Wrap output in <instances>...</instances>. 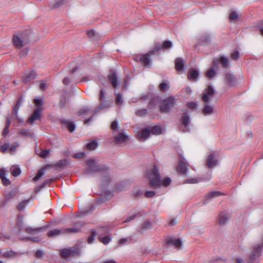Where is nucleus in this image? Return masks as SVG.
Wrapping results in <instances>:
<instances>
[{
	"instance_id": "1",
	"label": "nucleus",
	"mask_w": 263,
	"mask_h": 263,
	"mask_svg": "<svg viewBox=\"0 0 263 263\" xmlns=\"http://www.w3.org/2000/svg\"><path fill=\"white\" fill-rule=\"evenodd\" d=\"M86 164L88 165L85 174L90 175L95 173H100L105 174L108 171V167L104 164H98L94 159H90L87 161Z\"/></svg>"
},
{
	"instance_id": "2",
	"label": "nucleus",
	"mask_w": 263,
	"mask_h": 263,
	"mask_svg": "<svg viewBox=\"0 0 263 263\" xmlns=\"http://www.w3.org/2000/svg\"><path fill=\"white\" fill-rule=\"evenodd\" d=\"M146 176L149 181V185L152 188L159 184V179L161 178L159 167L157 164H154L153 168L148 170L146 172Z\"/></svg>"
},
{
	"instance_id": "3",
	"label": "nucleus",
	"mask_w": 263,
	"mask_h": 263,
	"mask_svg": "<svg viewBox=\"0 0 263 263\" xmlns=\"http://www.w3.org/2000/svg\"><path fill=\"white\" fill-rule=\"evenodd\" d=\"M262 249L263 236L262 237V242L260 244H255L253 246L251 252L249 254L248 258L247 259V263H255L260 256Z\"/></svg>"
},
{
	"instance_id": "4",
	"label": "nucleus",
	"mask_w": 263,
	"mask_h": 263,
	"mask_svg": "<svg viewBox=\"0 0 263 263\" xmlns=\"http://www.w3.org/2000/svg\"><path fill=\"white\" fill-rule=\"evenodd\" d=\"M80 248L78 245L69 248L63 249L60 252L61 257L65 259H68L71 257H73L77 255L80 256Z\"/></svg>"
},
{
	"instance_id": "5",
	"label": "nucleus",
	"mask_w": 263,
	"mask_h": 263,
	"mask_svg": "<svg viewBox=\"0 0 263 263\" xmlns=\"http://www.w3.org/2000/svg\"><path fill=\"white\" fill-rule=\"evenodd\" d=\"M175 105V98L174 97H169L162 101L159 106L160 110L162 113H168Z\"/></svg>"
},
{
	"instance_id": "6",
	"label": "nucleus",
	"mask_w": 263,
	"mask_h": 263,
	"mask_svg": "<svg viewBox=\"0 0 263 263\" xmlns=\"http://www.w3.org/2000/svg\"><path fill=\"white\" fill-rule=\"evenodd\" d=\"M30 40L29 38L23 34L20 35L14 34L12 39V42L14 46L18 49L22 48L27 44Z\"/></svg>"
},
{
	"instance_id": "7",
	"label": "nucleus",
	"mask_w": 263,
	"mask_h": 263,
	"mask_svg": "<svg viewBox=\"0 0 263 263\" xmlns=\"http://www.w3.org/2000/svg\"><path fill=\"white\" fill-rule=\"evenodd\" d=\"M180 122L179 129L183 132H188L190 123V114L188 110H185L183 112L180 119Z\"/></svg>"
},
{
	"instance_id": "8",
	"label": "nucleus",
	"mask_w": 263,
	"mask_h": 263,
	"mask_svg": "<svg viewBox=\"0 0 263 263\" xmlns=\"http://www.w3.org/2000/svg\"><path fill=\"white\" fill-rule=\"evenodd\" d=\"M173 44L171 41L166 40L164 41L163 44L160 42H156L155 44V46L151 50V53H157L161 50H166L172 48Z\"/></svg>"
},
{
	"instance_id": "9",
	"label": "nucleus",
	"mask_w": 263,
	"mask_h": 263,
	"mask_svg": "<svg viewBox=\"0 0 263 263\" xmlns=\"http://www.w3.org/2000/svg\"><path fill=\"white\" fill-rule=\"evenodd\" d=\"M99 101L100 102L99 105L93 110V113L97 112L100 109L109 108L111 106V102L109 100H104V89H101L99 96Z\"/></svg>"
},
{
	"instance_id": "10",
	"label": "nucleus",
	"mask_w": 263,
	"mask_h": 263,
	"mask_svg": "<svg viewBox=\"0 0 263 263\" xmlns=\"http://www.w3.org/2000/svg\"><path fill=\"white\" fill-rule=\"evenodd\" d=\"M37 74L33 70H29L25 72L22 77V81L25 84H29L36 78Z\"/></svg>"
},
{
	"instance_id": "11",
	"label": "nucleus",
	"mask_w": 263,
	"mask_h": 263,
	"mask_svg": "<svg viewBox=\"0 0 263 263\" xmlns=\"http://www.w3.org/2000/svg\"><path fill=\"white\" fill-rule=\"evenodd\" d=\"M108 79L114 88H116L119 85V81H118L117 73L115 70L111 69L107 76Z\"/></svg>"
},
{
	"instance_id": "12",
	"label": "nucleus",
	"mask_w": 263,
	"mask_h": 263,
	"mask_svg": "<svg viewBox=\"0 0 263 263\" xmlns=\"http://www.w3.org/2000/svg\"><path fill=\"white\" fill-rule=\"evenodd\" d=\"M83 222H76L72 228H63V234L76 233L80 231L83 226Z\"/></svg>"
},
{
	"instance_id": "13",
	"label": "nucleus",
	"mask_w": 263,
	"mask_h": 263,
	"mask_svg": "<svg viewBox=\"0 0 263 263\" xmlns=\"http://www.w3.org/2000/svg\"><path fill=\"white\" fill-rule=\"evenodd\" d=\"M218 163V159L215 153H212L207 157L206 164L208 167L212 168Z\"/></svg>"
},
{
	"instance_id": "14",
	"label": "nucleus",
	"mask_w": 263,
	"mask_h": 263,
	"mask_svg": "<svg viewBox=\"0 0 263 263\" xmlns=\"http://www.w3.org/2000/svg\"><path fill=\"white\" fill-rule=\"evenodd\" d=\"M188 164L185 162V160L183 157H181L178 161L177 166V171L182 175H184L187 171V167Z\"/></svg>"
},
{
	"instance_id": "15",
	"label": "nucleus",
	"mask_w": 263,
	"mask_h": 263,
	"mask_svg": "<svg viewBox=\"0 0 263 263\" xmlns=\"http://www.w3.org/2000/svg\"><path fill=\"white\" fill-rule=\"evenodd\" d=\"M41 108H37L33 112L32 114L28 119L27 122L32 124L34 121L41 120Z\"/></svg>"
},
{
	"instance_id": "16",
	"label": "nucleus",
	"mask_w": 263,
	"mask_h": 263,
	"mask_svg": "<svg viewBox=\"0 0 263 263\" xmlns=\"http://www.w3.org/2000/svg\"><path fill=\"white\" fill-rule=\"evenodd\" d=\"M199 75L198 70L194 68H190L187 72V78L190 81H196Z\"/></svg>"
},
{
	"instance_id": "17",
	"label": "nucleus",
	"mask_w": 263,
	"mask_h": 263,
	"mask_svg": "<svg viewBox=\"0 0 263 263\" xmlns=\"http://www.w3.org/2000/svg\"><path fill=\"white\" fill-rule=\"evenodd\" d=\"M214 94L215 90L213 89V87L212 86L209 85L207 88L206 92L203 95L202 99L204 102L208 103L210 101L209 96L213 97Z\"/></svg>"
},
{
	"instance_id": "18",
	"label": "nucleus",
	"mask_w": 263,
	"mask_h": 263,
	"mask_svg": "<svg viewBox=\"0 0 263 263\" xmlns=\"http://www.w3.org/2000/svg\"><path fill=\"white\" fill-rule=\"evenodd\" d=\"M236 80V77L230 73L228 72L225 74V82L228 86L230 87L234 86Z\"/></svg>"
},
{
	"instance_id": "19",
	"label": "nucleus",
	"mask_w": 263,
	"mask_h": 263,
	"mask_svg": "<svg viewBox=\"0 0 263 263\" xmlns=\"http://www.w3.org/2000/svg\"><path fill=\"white\" fill-rule=\"evenodd\" d=\"M166 245L167 246V247H169L170 246H174L176 248H178L181 246L182 241L180 238H170L166 241Z\"/></svg>"
},
{
	"instance_id": "20",
	"label": "nucleus",
	"mask_w": 263,
	"mask_h": 263,
	"mask_svg": "<svg viewBox=\"0 0 263 263\" xmlns=\"http://www.w3.org/2000/svg\"><path fill=\"white\" fill-rule=\"evenodd\" d=\"M51 166H52L51 165H46L39 170L36 176L33 178V181L34 182L38 181L45 174L46 170Z\"/></svg>"
},
{
	"instance_id": "21",
	"label": "nucleus",
	"mask_w": 263,
	"mask_h": 263,
	"mask_svg": "<svg viewBox=\"0 0 263 263\" xmlns=\"http://www.w3.org/2000/svg\"><path fill=\"white\" fill-rule=\"evenodd\" d=\"M155 53H151V50L145 54H144L140 59V62L143 63L144 65L147 66L151 62V56L154 55Z\"/></svg>"
},
{
	"instance_id": "22",
	"label": "nucleus",
	"mask_w": 263,
	"mask_h": 263,
	"mask_svg": "<svg viewBox=\"0 0 263 263\" xmlns=\"http://www.w3.org/2000/svg\"><path fill=\"white\" fill-rule=\"evenodd\" d=\"M151 221L147 220L142 224L141 228L137 230V232L140 234H143L144 231L151 229Z\"/></svg>"
},
{
	"instance_id": "23",
	"label": "nucleus",
	"mask_w": 263,
	"mask_h": 263,
	"mask_svg": "<svg viewBox=\"0 0 263 263\" xmlns=\"http://www.w3.org/2000/svg\"><path fill=\"white\" fill-rule=\"evenodd\" d=\"M151 131L150 129L148 128H145L142 129L138 133L137 136L140 139H146L148 138L150 135Z\"/></svg>"
},
{
	"instance_id": "24",
	"label": "nucleus",
	"mask_w": 263,
	"mask_h": 263,
	"mask_svg": "<svg viewBox=\"0 0 263 263\" xmlns=\"http://www.w3.org/2000/svg\"><path fill=\"white\" fill-rule=\"evenodd\" d=\"M175 69L177 71H182L184 70V64L183 60L179 58L176 59L175 61Z\"/></svg>"
},
{
	"instance_id": "25",
	"label": "nucleus",
	"mask_w": 263,
	"mask_h": 263,
	"mask_svg": "<svg viewBox=\"0 0 263 263\" xmlns=\"http://www.w3.org/2000/svg\"><path fill=\"white\" fill-rule=\"evenodd\" d=\"M60 123L66 126L70 133L73 132L76 129V125L73 122H70L65 119H62Z\"/></svg>"
},
{
	"instance_id": "26",
	"label": "nucleus",
	"mask_w": 263,
	"mask_h": 263,
	"mask_svg": "<svg viewBox=\"0 0 263 263\" xmlns=\"http://www.w3.org/2000/svg\"><path fill=\"white\" fill-rule=\"evenodd\" d=\"M228 219V214L225 212H221L218 216V223L220 226H224L226 224L227 221Z\"/></svg>"
},
{
	"instance_id": "27",
	"label": "nucleus",
	"mask_w": 263,
	"mask_h": 263,
	"mask_svg": "<svg viewBox=\"0 0 263 263\" xmlns=\"http://www.w3.org/2000/svg\"><path fill=\"white\" fill-rule=\"evenodd\" d=\"M171 182L172 180L168 177H165L162 180H161L160 178L159 179V184L155 185L154 189L160 187L161 186L167 187L171 184Z\"/></svg>"
},
{
	"instance_id": "28",
	"label": "nucleus",
	"mask_w": 263,
	"mask_h": 263,
	"mask_svg": "<svg viewBox=\"0 0 263 263\" xmlns=\"http://www.w3.org/2000/svg\"><path fill=\"white\" fill-rule=\"evenodd\" d=\"M63 234V228L60 229H54V230L49 231L47 233V236L49 237H55L57 236H59V235H60L61 234Z\"/></svg>"
},
{
	"instance_id": "29",
	"label": "nucleus",
	"mask_w": 263,
	"mask_h": 263,
	"mask_svg": "<svg viewBox=\"0 0 263 263\" xmlns=\"http://www.w3.org/2000/svg\"><path fill=\"white\" fill-rule=\"evenodd\" d=\"M224 195V194H223V193H222L220 191L210 192H209L206 194L205 201H206V200H208V199H210L211 198H215L216 197H218L219 196Z\"/></svg>"
},
{
	"instance_id": "30",
	"label": "nucleus",
	"mask_w": 263,
	"mask_h": 263,
	"mask_svg": "<svg viewBox=\"0 0 263 263\" xmlns=\"http://www.w3.org/2000/svg\"><path fill=\"white\" fill-rule=\"evenodd\" d=\"M68 162L67 159H64L58 161L54 165V167L58 168H65L68 165Z\"/></svg>"
},
{
	"instance_id": "31",
	"label": "nucleus",
	"mask_w": 263,
	"mask_h": 263,
	"mask_svg": "<svg viewBox=\"0 0 263 263\" xmlns=\"http://www.w3.org/2000/svg\"><path fill=\"white\" fill-rule=\"evenodd\" d=\"M52 181H53V178H50V179H48L46 180L41 185H40L39 186H37L35 189V190H34L35 193H39V192H40V191L42 189L44 188L48 184L50 183V182H51Z\"/></svg>"
},
{
	"instance_id": "32",
	"label": "nucleus",
	"mask_w": 263,
	"mask_h": 263,
	"mask_svg": "<svg viewBox=\"0 0 263 263\" xmlns=\"http://www.w3.org/2000/svg\"><path fill=\"white\" fill-rule=\"evenodd\" d=\"M46 229L45 227H40L35 229H33L31 227H28L25 229V232L29 234H33L35 232H40Z\"/></svg>"
},
{
	"instance_id": "33",
	"label": "nucleus",
	"mask_w": 263,
	"mask_h": 263,
	"mask_svg": "<svg viewBox=\"0 0 263 263\" xmlns=\"http://www.w3.org/2000/svg\"><path fill=\"white\" fill-rule=\"evenodd\" d=\"M229 59L224 56H220L219 58V62L221 64L222 67L224 68H229Z\"/></svg>"
},
{
	"instance_id": "34",
	"label": "nucleus",
	"mask_w": 263,
	"mask_h": 263,
	"mask_svg": "<svg viewBox=\"0 0 263 263\" xmlns=\"http://www.w3.org/2000/svg\"><path fill=\"white\" fill-rule=\"evenodd\" d=\"M127 139V137L124 133H119L115 137V142L117 143H122Z\"/></svg>"
},
{
	"instance_id": "35",
	"label": "nucleus",
	"mask_w": 263,
	"mask_h": 263,
	"mask_svg": "<svg viewBox=\"0 0 263 263\" xmlns=\"http://www.w3.org/2000/svg\"><path fill=\"white\" fill-rule=\"evenodd\" d=\"M217 74V72L215 69H214V67H211L209 68L208 71L205 73V76L209 79H212Z\"/></svg>"
},
{
	"instance_id": "36",
	"label": "nucleus",
	"mask_w": 263,
	"mask_h": 263,
	"mask_svg": "<svg viewBox=\"0 0 263 263\" xmlns=\"http://www.w3.org/2000/svg\"><path fill=\"white\" fill-rule=\"evenodd\" d=\"M15 195V192L11 191L5 195V199L3 200L6 202V203L7 204L9 201H10L14 197Z\"/></svg>"
},
{
	"instance_id": "37",
	"label": "nucleus",
	"mask_w": 263,
	"mask_h": 263,
	"mask_svg": "<svg viewBox=\"0 0 263 263\" xmlns=\"http://www.w3.org/2000/svg\"><path fill=\"white\" fill-rule=\"evenodd\" d=\"M99 240L104 245L108 244L111 240V238L109 235L102 236L100 235L98 237Z\"/></svg>"
},
{
	"instance_id": "38",
	"label": "nucleus",
	"mask_w": 263,
	"mask_h": 263,
	"mask_svg": "<svg viewBox=\"0 0 263 263\" xmlns=\"http://www.w3.org/2000/svg\"><path fill=\"white\" fill-rule=\"evenodd\" d=\"M213 107L206 104L202 109V113L204 115H211L213 112Z\"/></svg>"
},
{
	"instance_id": "39",
	"label": "nucleus",
	"mask_w": 263,
	"mask_h": 263,
	"mask_svg": "<svg viewBox=\"0 0 263 263\" xmlns=\"http://www.w3.org/2000/svg\"><path fill=\"white\" fill-rule=\"evenodd\" d=\"M18 109H16L15 108H13V110L12 111V117L15 120H16L19 123H23V120L20 118L18 116Z\"/></svg>"
},
{
	"instance_id": "40",
	"label": "nucleus",
	"mask_w": 263,
	"mask_h": 263,
	"mask_svg": "<svg viewBox=\"0 0 263 263\" xmlns=\"http://www.w3.org/2000/svg\"><path fill=\"white\" fill-rule=\"evenodd\" d=\"M97 142L95 140H93L86 144V148L89 150H94L97 147Z\"/></svg>"
},
{
	"instance_id": "41",
	"label": "nucleus",
	"mask_w": 263,
	"mask_h": 263,
	"mask_svg": "<svg viewBox=\"0 0 263 263\" xmlns=\"http://www.w3.org/2000/svg\"><path fill=\"white\" fill-rule=\"evenodd\" d=\"M151 132L154 135H159L162 133V128L159 125L153 126L150 129Z\"/></svg>"
},
{
	"instance_id": "42",
	"label": "nucleus",
	"mask_w": 263,
	"mask_h": 263,
	"mask_svg": "<svg viewBox=\"0 0 263 263\" xmlns=\"http://www.w3.org/2000/svg\"><path fill=\"white\" fill-rule=\"evenodd\" d=\"M210 35L208 33H205L201 35L200 41L201 42L209 43L210 42Z\"/></svg>"
},
{
	"instance_id": "43",
	"label": "nucleus",
	"mask_w": 263,
	"mask_h": 263,
	"mask_svg": "<svg viewBox=\"0 0 263 263\" xmlns=\"http://www.w3.org/2000/svg\"><path fill=\"white\" fill-rule=\"evenodd\" d=\"M90 111V108L87 106L82 107L78 112V116L86 115Z\"/></svg>"
},
{
	"instance_id": "44",
	"label": "nucleus",
	"mask_w": 263,
	"mask_h": 263,
	"mask_svg": "<svg viewBox=\"0 0 263 263\" xmlns=\"http://www.w3.org/2000/svg\"><path fill=\"white\" fill-rule=\"evenodd\" d=\"M157 103V100L155 98H153L150 100L147 104V109H151L155 107Z\"/></svg>"
},
{
	"instance_id": "45",
	"label": "nucleus",
	"mask_w": 263,
	"mask_h": 263,
	"mask_svg": "<svg viewBox=\"0 0 263 263\" xmlns=\"http://www.w3.org/2000/svg\"><path fill=\"white\" fill-rule=\"evenodd\" d=\"M16 253L12 250L7 251L3 253V256L5 258H10L14 256Z\"/></svg>"
},
{
	"instance_id": "46",
	"label": "nucleus",
	"mask_w": 263,
	"mask_h": 263,
	"mask_svg": "<svg viewBox=\"0 0 263 263\" xmlns=\"http://www.w3.org/2000/svg\"><path fill=\"white\" fill-rule=\"evenodd\" d=\"M147 114V109H142L140 110H138L135 112V114L138 117H144L146 116Z\"/></svg>"
},
{
	"instance_id": "47",
	"label": "nucleus",
	"mask_w": 263,
	"mask_h": 263,
	"mask_svg": "<svg viewBox=\"0 0 263 263\" xmlns=\"http://www.w3.org/2000/svg\"><path fill=\"white\" fill-rule=\"evenodd\" d=\"M18 135L22 136L28 137L31 135L29 129H21L18 132Z\"/></svg>"
},
{
	"instance_id": "48",
	"label": "nucleus",
	"mask_w": 263,
	"mask_h": 263,
	"mask_svg": "<svg viewBox=\"0 0 263 263\" xmlns=\"http://www.w3.org/2000/svg\"><path fill=\"white\" fill-rule=\"evenodd\" d=\"M97 235V232L95 230H92L91 232L90 235L89 236L87 239V242L88 243H92L93 242L95 237Z\"/></svg>"
},
{
	"instance_id": "49",
	"label": "nucleus",
	"mask_w": 263,
	"mask_h": 263,
	"mask_svg": "<svg viewBox=\"0 0 263 263\" xmlns=\"http://www.w3.org/2000/svg\"><path fill=\"white\" fill-rule=\"evenodd\" d=\"M28 202L29 200H24L21 202L17 206V210L19 211H23Z\"/></svg>"
},
{
	"instance_id": "50",
	"label": "nucleus",
	"mask_w": 263,
	"mask_h": 263,
	"mask_svg": "<svg viewBox=\"0 0 263 263\" xmlns=\"http://www.w3.org/2000/svg\"><path fill=\"white\" fill-rule=\"evenodd\" d=\"M168 88V84L166 82H163L159 85V89L162 92L166 91Z\"/></svg>"
},
{
	"instance_id": "51",
	"label": "nucleus",
	"mask_w": 263,
	"mask_h": 263,
	"mask_svg": "<svg viewBox=\"0 0 263 263\" xmlns=\"http://www.w3.org/2000/svg\"><path fill=\"white\" fill-rule=\"evenodd\" d=\"M231 58L234 61H237L239 58V52L238 50H235L231 54Z\"/></svg>"
},
{
	"instance_id": "52",
	"label": "nucleus",
	"mask_w": 263,
	"mask_h": 263,
	"mask_svg": "<svg viewBox=\"0 0 263 263\" xmlns=\"http://www.w3.org/2000/svg\"><path fill=\"white\" fill-rule=\"evenodd\" d=\"M47 87V81L45 80H41L40 81V85L39 86L40 89L42 91H44Z\"/></svg>"
},
{
	"instance_id": "53",
	"label": "nucleus",
	"mask_w": 263,
	"mask_h": 263,
	"mask_svg": "<svg viewBox=\"0 0 263 263\" xmlns=\"http://www.w3.org/2000/svg\"><path fill=\"white\" fill-rule=\"evenodd\" d=\"M21 171L19 167H16L11 171V174L14 177H17L21 174Z\"/></svg>"
},
{
	"instance_id": "54",
	"label": "nucleus",
	"mask_w": 263,
	"mask_h": 263,
	"mask_svg": "<svg viewBox=\"0 0 263 263\" xmlns=\"http://www.w3.org/2000/svg\"><path fill=\"white\" fill-rule=\"evenodd\" d=\"M238 17V13L236 11H232L230 14V16H229V19L231 20V21H234V20H235L236 19H237Z\"/></svg>"
},
{
	"instance_id": "55",
	"label": "nucleus",
	"mask_w": 263,
	"mask_h": 263,
	"mask_svg": "<svg viewBox=\"0 0 263 263\" xmlns=\"http://www.w3.org/2000/svg\"><path fill=\"white\" fill-rule=\"evenodd\" d=\"M156 195V192L154 191H147L144 193V196L146 198H151L154 197Z\"/></svg>"
},
{
	"instance_id": "56",
	"label": "nucleus",
	"mask_w": 263,
	"mask_h": 263,
	"mask_svg": "<svg viewBox=\"0 0 263 263\" xmlns=\"http://www.w3.org/2000/svg\"><path fill=\"white\" fill-rule=\"evenodd\" d=\"M9 148V143H5L0 146V152L1 153H5Z\"/></svg>"
},
{
	"instance_id": "57",
	"label": "nucleus",
	"mask_w": 263,
	"mask_h": 263,
	"mask_svg": "<svg viewBox=\"0 0 263 263\" xmlns=\"http://www.w3.org/2000/svg\"><path fill=\"white\" fill-rule=\"evenodd\" d=\"M116 103L118 105H120L123 103L122 97L120 93H118L116 95Z\"/></svg>"
},
{
	"instance_id": "58",
	"label": "nucleus",
	"mask_w": 263,
	"mask_h": 263,
	"mask_svg": "<svg viewBox=\"0 0 263 263\" xmlns=\"http://www.w3.org/2000/svg\"><path fill=\"white\" fill-rule=\"evenodd\" d=\"M34 104L37 106V108H41L43 105V102L41 99H35L34 100Z\"/></svg>"
},
{
	"instance_id": "59",
	"label": "nucleus",
	"mask_w": 263,
	"mask_h": 263,
	"mask_svg": "<svg viewBox=\"0 0 263 263\" xmlns=\"http://www.w3.org/2000/svg\"><path fill=\"white\" fill-rule=\"evenodd\" d=\"M23 100V97H20L17 100L16 104L14 106V108L19 109L22 103Z\"/></svg>"
},
{
	"instance_id": "60",
	"label": "nucleus",
	"mask_w": 263,
	"mask_h": 263,
	"mask_svg": "<svg viewBox=\"0 0 263 263\" xmlns=\"http://www.w3.org/2000/svg\"><path fill=\"white\" fill-rule=\"evenodd\" d=\"M63 4V0H58L52 6L51 9H55L59 7Z\"/></svg>"
},
{
	"instance_id": "61",
	"label": "nucleus",
	"mask_w": 263,
	"mask_h": 263,
	"mask_svg": "<svg viewBox=\"0 0 263 263\" xmlns=\"http://www.w3.org/2000/svg\"><path fill=\"white\" fill-rule=\"evenodd\" d=\"M49 153L50 149H44L41 152L40 156L41 157L43 158H45L46 157H47V155L49 154Z\"/></svg>"
},
{
	"instance_id": "62",
	"label": "nucleus",
	"mask_w": 263,
	"mask_h": 263,
	"mask_svg": "<svg viewBox=\"0 0 263 263\" xmlns=\"http://www.w3.org/2000/svg\"><path fill=\"white\" fill-rule=\"evenodd\" d=\"M44 252L40 250H37L35 253V256L38 258H42L44 256Z\"/></svg>"
},
{
	"instance_id": "63",
	"label": "nucleus",
	"mask_w": 263,
	"mask_h": 263,
	"mask_svg": "<svg viewBox=\"0 0 263 263\" xmlns=\"http://www.w3.org/2000/svg\"><path fill=\"white\" fill-rule=\"evenodd\" d=\"M3 184L5 186H8L11 184V181L6 177L2 179Z\"/></svg>"
},
{
	"instance_id": "64",
	"label": "nucleus",
	"mask_w": 263,
	"mask_h": 263,
	"mask_svg": "<svg viewBox=\"0 0 263 263\" xmlns=\"http://www.w3.org/2000/svg\"><path fill=\"white\" fill-rule=\"evenodd\" d=\"M187 106L190 109H195L197 108V104L195 102H191L187 103Z\"/></svg>"
}]
</instances>
